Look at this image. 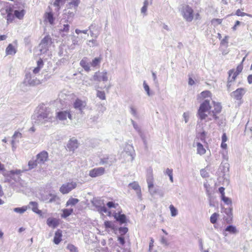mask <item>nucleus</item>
Segmentation results:
<instances>
[{"instance_id":"c03bdc74","label":"nucleus","mask_w":252,"mask_h":252,"mask_svg":"<svg viewBox=\"0 0 252 252\" xmlns=\"http://www.w3.org/2000/svg\"><path fill=\"white\" fill-rule=\"evenodd\" d=\"M119 232L121 235H125L128 231V229L127 227H120L119 229Z\"/></svg>"},{"instance_id":"5fc2aeb1","label":"nucleus","mask_w":252,"mask_h":252,"mask_svg":"<svg viewBox=\"0 0 252 252\" xmlns=\"http://www.w3.org/2000/svg\"><path fill=\"white\" fill-rule=\"evenodd\" d=\"M224 190H225V189L223 187H220L219 189V191L220 192V193L221 194V197H222V196H224L225 195H224V194H225Z\"/></svg>"},{"instance_id":"c85d7f7f","label":"nucleus","mask_w":252,"mask_h":252,"mask_svg":"<svg viewBox=\"0 0 252 252\" xmlns=\"http://www.w3.org/2000/svg\"><path fill=\"white\" fill-rule=\"evenodd\" d=\"M219 216V214L217 213H213L210 217V221L212 223L215 224L217 222L218 218Z\"/></svg>"},{"instance_id":"9b49d317","label":"nucleus","mask_w":252,"mask_h":252,"mask_svg":"<svg viewBox=\"0 0 252 252\" xmlns=\"http://www.w3.org/2000/svg\"><path fill=\"white\" fill-rule=\"evenodd\" d=\"M246 90L244 88H238L235 91L233 92V96L235 99L240 100L242 98Z\"/></svg>"},{"instance_id":"a18cd8bd","label":"nucleus","mask_w":252,"mask_h":252,"mask_svg":"<svg viewBox=\"0 0 252 252\" xmlns=\"http://www.w3.org/2000/svg\"><path fill=\"white\" fill-rule=\"evenodd\" d=\"M221 198L222 200L224 201L226 204H229L231 203V200L229 198L225 196V195L224 196H222Z\"/></svg>"},{"instance_id":"13d9d810","label":"nucleus","mask_w":252,"mask_h":252,"mask_svg":"<svg viewBox=\"0 0 252 252\" xmlns=\"http://www.w3.org/2000/svg\"><path fill=\"white\" fill-rule=\"evenodd\" d=\"M201 175L203 177H205L208 176V173L206 172V171L204 169H202L200 171Z\"/></svg>"},{"instance_id":"1a4fd4ad","label":"nucleus","mask_w":252,"mask_h":252,"mask_svg":"<svg viewBox=\"0 0 252 252\" xmlns=\"http://www.w3.org/2000/svg\"><path fill=\"white\" fill-rule=\"evenodd\" d=\"M67 117H68L70 120H72V115L69 111H60L56 114V117L61 121L65 120Z\"/></svg>"},{"instance_id":"f8f14e48","label":"nucleus","mask_w":252,"mask_h":252,"mask_svg":"<svg viewBox=\"0 0 252 252\" xmlns=\"http://www.w3.org/2000/svg\"><path fill=\"white\" fill-rule=\"evenodd\" d=\"M86 106V102L85 101H83L81 99L77 98L73 103V107L75 109H78L82 111L83 108Z\"/></svg>"},{"instance_id":"9d476101","label":"nucleus","mask_w":252,"mask_h":252,"mask_svg":"<svg viewBox=\"0 0 252 252\" xmlns=\"http://www.w3.org/2000/svg\"><path fill=\"white\" fill-rule=\"evenodd\" d=\"M78 141L76 139L73 138L69 140L66 146L69 151L74 152V151L78 147Z\"/></svg>"},{"instance_id":"f3484780","label":"nucleus","mask_w":252,"mask_h":252,"mask_svg":"<svg viewBox=\"0 0 252 252\" xmlns=\"http://www.w3.org/2000/svg\"><path fill=\"white\" fill-rule=\"evenodd\" d=\"M30 204L31 206L33 212L39 215H42V211L38 209V204L37 202L32 201L30 203Z\"/></svg>"},{"instance_id":"0e129e2a","label":"nucleus","mask_w":252,"mask_h":252,"mask_svg":"<svg viewBox=\"0 0 252 252\" xmlns=\"http://www.w3.org/2000/svg\"><path fill=\"white\" fill-rule=\"evenodd\" d=\"M6 13H7V15L9 14H11L12 11V8L11 7L9 6L6 8Z\"/></svg>"},{"instance_id":"e433bc0d","label":"nucleus","mask_w":252,"mask_h":252,"mask_svg":"<svg viewBox=\"0 0 252 252\" xmlns=\"http://www.w3.org/2000/svg\"><path fill=\"white\" fill-rule=\"evenodd\" d=\"M170 210L171 212V216L173 217L176 216L178 214L177 210L174 207L173 205H170L169 206Z\"/></svg>"},{"instance_id":"49530a36","label":"nucleus","mask_w":252,"mask_h":252,"mask_svg":"<svg viewBox=\"0 0 252 252\" xmlns=\"http://www.w3.org/2000/svg\"><path fill=\"white\" fill-rule=\"evenodd\" d=\"M6 19L7 23L12 22L14 19V16L12 14V13L9 14L7 15Z\"/></svg>"},{"instance_id":"58836bf2","label":"nucleus","mask_w":252,"mask_h":252,"mask_svg":"<svg viewBox=\"0 0 252 252\" xmlns=\"http://www.w3.org/2000/svg\"><path fill=\"white\" fill-rule=\"evenodd\" d=\"M166 173L169 176L171 182H173V170L172 169L167 168L166 170Z\"/></svg>"},{"instance_id":"cd10ccee","label":"nucleus","mask_w":252,"mask_h":252,"mask_svg":"<svg viewBox=\"0 0 252 252\" xmlns=\"http://www.w3.org/2000/svg\"><path fill=\"white\" fill-rule=\"evenodd\" d=\"M96 96L101 100H105L106 99V95L104 91L97 90Z\"/></svg>"},{"instance_id":"bf43d9fd","label":"nucleus","mask_w":252,"mask_h":252,"mask_svg":"<svg viewBox=\"0 0 252 252\" xmlns=\"http://www.w3.org/2000/svg\"><path fill=\"white\" fill-rule=\"evenodd\" d=\"M144 87L145 90L147 92L148 95H150V88L148 85L145 83H144Z\"/></svg>"},{"instance_id":"473e14b6","label":"nucleus","mask_w":252,"mask_h":252,"mask_svg":"<svg viewBox=\"0 0 252 252\" xmlns=\"http://www.w3.org/2000/svg\"><path fill=\"white\" fill-rule=\"evenodd\" d=\"M235 14L238 16H247L249 17L252 18V15L250 14H247L245 12H241L240 9H238L236 10Z\"/></svg>"},{"instance_id":"6e6d98bb","label":"nucleus","mask_w":252,"mask_h":252,"mask_svg":"<svg viewBox=\"0 0 252 252\" xmlns=\"http://www.w3.org/2000/svg\"><path fill=\"white\" fill-rule=\"evenodd\" d=\"M240 22L239 21H236L235 22V23L234 24V25L233 26V27L232 28L233 31H236L237 30V27L239 25H240Z\"/></svg>"},{"instance_id":"4d7b16f0","label":"nucleus","mask_w":252,"mask_h":252,"mask_svg":"<svg viewBox=\"0 0 252 252\" xmlns=\"http://www.w3.org/2000/svg\"><path fill=\"white\" fill-rule=\"evenodd\" d=\"M189 85L190 86H192L195 84V81L193 80V79L189 77V81H188Z\"/></svg>"},{"instance_id":"603ef678","label":"nucleus","mask_w":252,"mask_h":252,"mask_svg":"<svg viewBox=\"0 0 252 252\" xmlns=\"http://www.w3.org/2000/svg\"><path fill=\"white\" fill-rule=\"evenodd\" d=\"M199 137L200 138V139L203 141H205V138H206V133L205 132H202L201 133H200V135H199Z\"/></svg>"},{"instance_id":"ea45409f","label":"nucleus","mask_w":252,"mask_h":252,"mask_svg":"<svg viewBox=\"0 0 252 252\" xmlns=\"http://www.w3.org/2000/svg\"><path fill=\"white\" fill-rule=\"evenodd\" d=\"M80 2V0H71L69 4L75 7H77Z\"/></svg>"},{"instance_id":"7c9ffc66","label":"nucleus","mask_w":252,"mask_h":252,"mask_svg":"<svg viewBox=\"0 0 252 252\" xmlns=\"http://www.w3.org/2000/svg\"><path fill=\"white\" fill-rule=\"evenodd\" d=\"M27 209H28V208L27 206H23L21 208H19V207L15 208L14 209V212H15L16 213H20V214H23L25 211H27Z\"/></svg>"},{"instance_id":"774afa93","label":"nucleus","mask_w":252,"mask_h":252,"mask_svg":"<svg viewBox=\"0 0 252 252\" xmlns=\"http://www.w3.org/2000/svg\"><path fill=\"white\" fill-rule=\"evenodd\" d=\"M248 82L249 84L252 83V74L249 75L247 77Z\"/></svg>"},{"instance_id":"6ab92c4d","label":"nucleus","mask_w":252,"mask_h":252,"mask_svg":"<svg viewBox=\"0 0 252 252\" xmlns=\"http://www.w3.org/2000/svg\"><path fill=\"white\" fill-rule=\"evenodd\" d=\"M211 96H212L211 92L209 91L206 90V91L202 92L198 96V97L200 99H204L206 98H209V97L210 98V97H211Z\"/></svg>"},{"instance_id":"4c0bfd02","label":"nucleus","mask_w":252,"mask_h":252,"mask_svg":"<svg viewBox=\"0 0 252 252\" xmlns=\"http://www.w3.org/2000/svg\"><path fill=\"white\" fill-rule=\"evenodd\" d=\"M109 159V156L106 155L100 159V164H104L108 163V160Z\"/></svg>"},{"instance_id":"2f4dec72","label":"nucleus","mask_w":252,"mask_h":252,"mask_svg":"<svg viewBox=\"0 0 252 252\" xmlns=\"http://www.w3.org/2000/svg\"><path fill=\"white\" fill-rule=\"evenodd\" d=\"M63 214L62 215V216L64 218H66L72 214V213L73 212V209H65L63 210Z\"/></svg>"},{"instance_id":"a878e982","label":"nucleus","mask_w":252,"mask_h":252,"mask_svg":"<svg viewBox=\"0 0 252 252\" xmlns=\"http://www.w3.org/2000/svg\"><path fill=\"white\" fill-rule=\"evenodd\" d=\"M52 38L49 35L45 36L43 39L41 40V44L47 45L48 44H51L52 43Z\"/></svg>"},{"instance_id":"864d4df0","label":"nucleus","mask_w":252,"mask_h":252,"mask_svg":"<svg viewBox=\"0 0 252 252\" xmlns=\"http://www.w3.org/2000/svg\"><path fill=\"white\" fill-rule=\"evenodd\" d=\"M50 195L52 197L50 199L49 202L50 203L53 202L54 201H55L56 199L57 198V196L56 195H53L52 194H50Z\"/></svg>"},{"instance_id":"ddd939ff","label":"nucleus","mask_w":252,"mask_h":252,"mask_svg":"<svg viewBox=\"0 0 252 252\" xmlns=\"http://www.w3.org/2000/svg\"><path fill=\"white\" fill-rule=\"evenodd\" d=\"M63 232L61 229H58L55 233L53 238V242L56 245H58L62 241Z\"/></svg>"},{"instance_id":"7ed1b4c3","label":"nucleus","mask_w":252,"mask_h":252,"mask_svg":"<svg viewBox=\"0 0 252 252\" xmlns=\"http://www.w3.org/2000/svg\"><path fill=\"white\" fill-rule=\"evenodd\" d=\"M245 58L246 57H244L241 63L237 65L236 70H235L234 69H232L228 71V81L229 82L234 81L237 76L242 71L243 69V63Z\"/></svg>"},{"instance_id":"de8ad7c7","label":"nucleus","mask_w":252,"mask_h":252,"mask_svg":"<svg viewBox=\"0 0 252 252\" xmlns=\"http://www.w3.org/2000/svg\"><path fill=\"white\" fill-rule=\"evenodd\" d=\"M37 65L40 68H42L44 65V63L41 59H39L37 62Z\"/></svg>"},{"instance_id":"2eb2a0df","label":"nucleus","mask_w":252,"mask_h":252,"mask_svg":"<svg viewBox=\"0 0 252 252\" xmlns=\"http://www.w3.org/2000/svg\"><path fill=\"white\" fill-rule=\"evenodd\" d=\"M5 53L7 55H13L16 53V49L12 44H9L6 48Z\"/></svg>"},{"instance_id":"20e7f679","label":"nucleus","mask_w":252,"mask_h":252,"mask_svg":"<svg viewBox=\"0 0 252 252\" xmlns=\"http://www.w3.org/2000/svg\"><path fill=\"white\" fill-rule=\"evenodd\" d=\"M38 115L37 118L39 119H49L51 118L50 115L52 114L50 108L40 106L38 110Z\"/></svg>"},{"instance_id":"052dcab7","label":"nucleus","mask_w":252,"mask_h":252,"mask_svg":"<svg viewBox=\"0 0 252 252\" xmlns=\"http://www.w3.org/2000/svg\"><path fill=\"white\" fill-rule=\"evenodd\" d=\"M222 142H226L227 141V137L225 133H224L221 137Z\"/></svg>"},{"instance_id":"b1692460","label":"nucleus","mask_w":252,"mask_h":252,"mask_svg":"<svg viewBox=\"0 0 252 252\" xmlns=\"http://www.w3.org/2000/svg\"><path fill=\"white\" fill-rule=\"evenodd\" d=\"M45 20H48L51 24H53L54 23V18L52 12L46 13L45 14Z\"/></svg>"},{"instance_id":"680f3d73","label":"nucleus","mask_w":252,"mask_h":252,"mask_svg":"<svg viewBox=\"0 0 252 252\" xmlns=\"http://www.w3.org/2000/svg\"><path fill=\"white\" fill-rule=\"evenodd\" d=\"M118 239L121 245H124L125 244V239L124 237H119Z\"/></svg>"},{"instance_id":"f03ea898","label":"nucleus","mask_w":252,"mask_h":252,"mask_svg":"<svg viewBox=\"0 0 252 252\" xmlns=\"http://www.w3.org/2000/svg\"><path fill=\"white\" fill-rule=\"evenodd\" d=\"M181 12L183 18L189 22H191L194 19L197 20L201 19L200 13L197 12L194 14L193 8L188 4L182 5Z\"/></svg>"},{"instance_id":"393cba45","label":"nucleus","mask_w":252,"mask_h":252,"mask_svg":"<svg viewBox=\"0 0 252 252\" xmlns=\"http://www.w3.org/2000/svg\"><path fill=\"white\" fill-rule=\"evenodd\" d=\"M25 11L24 10H21L20 11L19 10H15L14 11V15L16 17L18 18L19 19H22L25 15Z\"/></svg>"},{"instance_id":"3c124183","label":"nucleus","mask_w":252,"mask_h":252,"mask_svg":"<svg viewBox=\"0 0 252 252\" xmlns=\"http://www.w3.org/2000/svg\"><path fill=\"white\" fill-rule=\"evenodd\" d=\"M63 0H54V5L57 7H60V4L62 2Z\"/></svg>"},{"instance_id":"f257e3e1","label":"nucleus","mask_w":252,"mask_h":252,"mask_svg":"<svg viewBox=\"0 0 252 252\" xmlns=\"http://www.w3.org/2000/svg\"><path fill=\"white\" fill-rule=\"evenodd\" d=\"M221 110L222 106L220 103L213 101L211 105L209 100H205L200 105L197 115L201 120L206 119L208 115L212 116L216 120L219 118L218 115L221 112Z\"/></svg>"},{"instance_id":"8fccbe9b","label":"nucleus","mask_w":252,"mask_h":252,"mask_svg":"<svg viewBox=\"0 0 252 252\" xmlns=\"http://www.w3.org/2000/svg\"><path fill=\"white\" fill-rule=\"evenodd\" d=\"M154 240L153 238H151L150 242L149 244V249L150 252H151V251H152L153 247H154Z\"/></svg>"},{"instance_id":"e2e57ef3","label":"nucleus","mask_w":252,"mask_h":252,"mask_svg":"<svg viewBox=\"0 0 252 252\" xmlns=\"http://www.w3.org/2000/svg\"><path fill=\"white\" fill-rule=\"evenodd\" d=\"M227 39H228V36H225L224 37V38L221 41V43H220L221 44L224 45L225 44H227V43H228Z\"/></svg>"},{"instance_id":"f704fd0d","label":"nucleus","mask_w":252,"mask_h":252,"mask_svg":"<svg viewBox=\"0 0 252 252\" xmlns=\"http://www.w3.org/2000/svg\"><path fill=\"white\" fill-rule=\"evenodd\" d=\"M225 231H228L231 233H236L237 232L236 228L232 225H229L225 228Z\"/></svg>"},{"instance_id":"c9c22d12","label":"nucleus","mask_w":252,"mask_h":252,"mask_svg":"<svg viewBox=\"0 0 252 252\" xmlns=\"http://www.w3.org/2000/svg\"><path fill=\"white\" fill-rule=\"evenodd\" d=\"M104 226L106 228H111L112 229H114V224L111 221H105L104 222Z\"/></svg>"},{"instance_id":"a19ab883","label":"nucleus","mask_w":252,"mask_h":252,"mask_svg":"<svg viewBox=\"0 0 252 252\" xmlns=\"http://www.w3.org/2000/svg\"><path fill=\"white\" fill-rule=\"evenodd\" d=\"M148 4H149V2H148V0H145L144 2V5L141 8V12L142 13H146L147 9V7H148Z\"/></svg>"},{"instance_id":"4468645a","label":"nucleus","mask_w":252,"mask_h":252,"mask_svg":"<svg viewBox=\"0 0 252 252\" xmlns=\"http://www.w3.org/2000/svg\"><path fill=\"white\" fill-rule=\"evenodd\" d=\"M59 220L56 218H49L47 220V224L49 227L55 228L59 224Z\"/></svg>"},{"instance_id":"4be33fe9","label":"nucleus","mask_w":252,"mask_h":252,"mask_svg":"<svg viewBox=\"0 0 252 252\" xmlns=\"http://www.w3.org/2000/svg\"><path fill=\"white\" fill-rule=\"evenodd\" d=\"M128 187L137 192L141 191L140 187L136 182H133L129 184Z\"/></svg>"},{"instance_id":"423d86ee","label":"nucleus","mask_w":252,"mask_h":252,"mask_svg":"<svg viewBox=\"0 0 252 252\" xmlns=\"http://www.w3.org/2000/svg\"><path fill=\"white\" fill-rule=\"evenodd\" d=\"M105 173V168L102 167L94 168L89 172V176L95 178L103 175Z\"/></svg>"},{"instance_id":"6e6552de","label":"nucleus","mask_w":252,"mask_h":252,"mask_svg":"<svg viewBox=\"0 0 252 252\" xmlns=\"http://www.w3.org/2000/svg\"><path fill=\"white\" fill-rule=\"evenodd\" d=\"M36 159L38 163L44 164L48 159V153L45 151L40 152L36 155Z\"/></svg>"},{"instance_id":"a211bd4d","label":"nucleus","mask_w":252,"mask_h":252,"mask_svg":"<svg viewBox=\"0 0 252 252\" xmlns=\"http://www.w3.org/2000/svg\"><path fill=\"white\" fill-rule=\"evenodd\" d=\"M114 216L116 220L119 221L121 224L126 222V216L125 215L115 214Z\"/></svg>"},{"instance_id":"5701e85b","label":"nucleus","mask_w":252,"mask_h":252,"mask_svg":"<svg viewBox=\"0 0 252 252\" xmlns=\"http://www.w3.org/2000/svg\"><path fill=\"white\" fill-rule=\"evenodd\" d=\"M102 60V57L99 56L97 58H95L93 59L91 63V64L93 67H95L99 65L101 61Z\"/></svg>"},{"instance_id":"0eeeda50","label":"nucleus","mask_w":252,"mask_h":252,"mask_svg":"<svg viewBox=\"0 0 252 252\" xmlns=\"http://www.w3.org/2000/svg\"><path fill=\"white\" fill-rule=\"evenodd\" d=\"M93 79L94 81L106 82L108 81L107 72L103 71L101 73L99 72H95L93 76Z\"/></svg>"},{"instance_id":"aec40b11","label":"nucleus","mask_w":252,"mask_h":252,"mask_svg":"<svg viewBox=\"0 0 252 252\" xmlns=\"http://www.w3.org/2000/svg\"><path fill=\"white\" fill-rule=\"evenodd\" d=\"M197 146V153L200 155H204L206 153V150L203 146L199 142L196 144Z\"/></svg>"},{"instance_id":"79ce46f5","label":"nucleus","mask_w":252,"mask_h":252,"mask_svg":"<svg viewBox=\"0 0 252 252\" xmlns=\"http://www.w3.org/2000/svg\"><path fill=\"white\" fill-rule=\"evenodd\" d=\"M222 21V19H221L214 18L211 20V23L212 24L220 25L221 24Z\"/></svg>"},{"instance_id":"69168bd1","label":"nucleus","mask_w":252,"mask_h":252,"mask_svg":"<svg viewBox=\"0 0 252 252\" xmlns=\"http://www.w3.org/2000/svg\"><path fill=\"white\" fill-rule=\"evenodd\" d=\"M40 69H41V68L39 67L38 66H37L34 68V69L33 70V72L34 74H36L39 72Z\"/></svg>"},{"instance_id":"09e8293b","label":"nucleus","mask_w":252,"mask_h":252,"mask_svg":"<svg viewBox=\"0 0 252 252\" xmlns=\"http://www.w3.org/2000/svg\"><path fill=\"white\" fill-rule=\"evenodd\" d=\"M147 183L149 189H151L154 187V183L152 179L148 180Z\"/></svg>"},{"instance_id":"338daca9","label":"nucleus","mask_w":252,"mask_h":252,"mask_svg":"<svg viewBox=\"0 0 252 252\" xmlns=\"http://www.w3.org/2000/svg\"><path fill=\"white\" fill-rule=\"evenodd\" d=\"M221 147L224 150L227 149V145L226 142H221Z\"/></svg>"},{"instance_id":"72a5a7b5","label":"nucleus","mask_w":252,"mask_h":252,"mask_svg":"<svg viewBox=\"0 0 252 252\" xmlns=\"http://www.w3.org/2000/svg\"><path fill=\"white\" fill-rule=\"evenodd\" d=\"M67 249L70 252H78L77 248L71 244H69L67 246Z\"/></svg>"},{"instance_id":"412c9836","label":"nucleus","mask_w":252,"mask_h":252,"mask_svg":"<svg viewBox=\"0 0 252 252\" xmlns=\"http://www.w3.org/2000/svg\"><path fill=\"white\" fill-rule=\"evenodd\" d=\"M69 25L68 24H64L63 25V28L60 30V33H63L62 34V36L63 37L69 31Z\"/></svg>"},{"instance_id":"37998d69","label":"nucleus","mask_w":252,"mask_h":252,"mask_svg":"<svg viewBox=\"0 0 252 252\" xmlns=\"http://www.w3.org/2000/svg\"><path fill=\"white\" fill-rule=\"evenodd\" d=\"M107 206L109 208H116L119 206L118 203H115L113 202L110 201L107 202Z\"/></svg>"},{"instance_id":"c756f323","label":"nucleus","mask_w":252,"mask_h":252,"mask_svg":"<svg viewBox=\"0 0 252 252\" xmlns=\"http://www.w3.org/2000/svg\"><path fill=\"white\" fill-rule=\"evenodd\" d=\"M38 161L36 160H31L29 161L28 165L30 169H33L37 165Z\"/></svg>"},{"instance_id":"bb28decb","label":"nucleus","mask_w":252,"mask_h":252,"mask_svg":"<svg viewBox=\"0 0 252 252\" xmlns=\"http://www.w3.org/2000/svg\"><path fill=\"white\" fill-rule=\"evenodd\" d=\"M78 202H79V200L78 199L71 197L67 201L66 205V206H69V205L72 206V205H75Z\"/></svg>"},{"instance_id":"39448f33","label":"nucleus","mask_w":252,"mask_h":252,"mask_svg":"<svg viewBox=\"0 0 252 252\" xmlns=\"http://www.w3.org/2000/svg\"><path fill=\"white\" fill-rule=\"evenodd\" d=\"M77 186L76 183L70 182L63 184L60 189V191L63 194H66L74 189Z\"/></svg>"},{"instance_id":"dca6fc26","label":"nucleus","mask_w":252,"mask_h":252,"mask_svg":"<svg viewBox=\"0 0 252 252\" xmlns=\"http://www.w3.org/2000/svg\"><path fill=\"white\" fill-rule=\"evenodd\" d=\"M80 64L86 71L89 72L91 70L87 58H83L80 61Z\"/></svg>"}]
</instances>
